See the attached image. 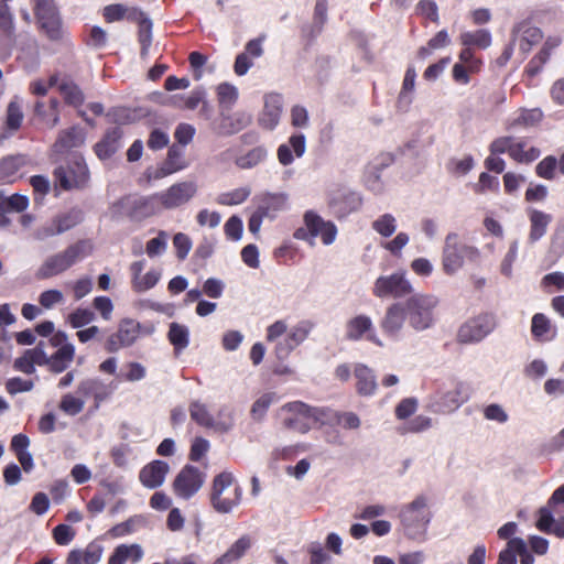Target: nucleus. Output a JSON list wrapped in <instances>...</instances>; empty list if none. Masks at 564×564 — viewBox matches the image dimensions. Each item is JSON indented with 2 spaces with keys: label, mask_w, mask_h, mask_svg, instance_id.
<instances>
[{
  "label": "nucleus",
  "mask_w": 564,
  "mask_h": 564,
  "mask_svg": "<svg viewBox=\"0 0 564 564\" xmlns=\"http://www.w3.org/2000/svg\"><path fill=\"white\" fill-rule=\"evenodd\" d=\"M23 111H22V102L15 97L12 99L7 108V118L6 126L11 131H17L20 129L23 121Z\"/></svg>",
  "instance_id": "obj_51"
},
{
  "label": "nucleus",
  "mask_w": 564,
  "mask_h": 564,
  "mask_svg": "<svg viewBox=\"0 0 564 564\" xmlns=\"http://www.w3.org/2000/svg\"><path fill=\"white\" fill-rule=\"evenodd\" d=\"M432 426V419L425 415H417L408 423H405L400 432L405 433H421L429 430Z\"/></svg>",
  "instance_id": "obj_62"
},
{
  "label": "nucleus",
  "mask_w": 564,
  "mask_h": 564,
  "mask_svg": "<svg viewBox=\"0 0 564 564\" xmlns=\"http://www.w3.org/2000/svg\"><path fill=\"white\" fill-rule=\"evenodd\" d=\"M484 419L487 421L496 422L498 424H505L509 421V414L507 410L498 403H490L482 409Z\"/></svg>",
  "instance_id": "obj_56"
},
{
  "label": "nucleus",
  "mask_w": 564,
  "mask_h": 564,
  "mask_svg": "<svg viewBox=\"0 0 564 564\" xmlns=\"http://www.w3.org/2000/svg\"><path fill=\"white\" fill-rule=\"evenodd\" d=\"M85 141V133L82 128L73 127L59 133L58 139L54 143V151L63 153L73 148L80 147Z\"/></svg>",
  "instance_id": "obj_38"
},
{
  "label": "nucleus",
  "mask_w": 564,
  "mask_h": 564,
  "mask_svg": "<svg viewBox=\"0 0 564 564\" xmlns=\"http://www.w3.org/2000/svg\"><path fill=\"white\" fill-rule=\"evenodd\" d=\"M337 234V226L333 221L325 220L316 212L310 209L304 213L303 226L294 231L293 237L310 246H314L315 239L321 238L323 245L330 246L335 242Z\"/></svg>",
  "instance_id": "obj_6"
},
{
  "label": "nucleus",
  "mask_w": 564,
  "mask_h": 564,
  "mask_svg": "<svg viewBox=\"0 0 564 564\" xmlns=\"http://www.w3.org/2000/svg\"><path fill=\"white\" fill-rule=\"evenodd\" d=\"M431 519L430 500L423 495L415 497L410 503L403 506L400 511V520L403 529L411 538L423 534Z\"/></svg>",
  "instance_id": "obj_9"
},
{
  "label": "nucleus",
  "mask_w": 564,
  "mask_h": 564,
  "mask_svg": "<svg viewBox=\"0 0 564 564\" xmlns=\"http://www.w3.org/2000/svg\"><path fill=\"white\" fill-rule=\"evenodd\" d=\"M459 42L463 46L470 48L486 50L492 43V36L487 29H477L474 31H465L459 35Z\"/></svg>",
  "instance_id": "obj_39"
},
{
  "label": "nucleus",
  "mask_w": 564,
  "mask_h": 564,
  "mask_svg": "<svg viewBox=\"0 0 564 564\" xmlns=\"http://www.w3.org/2000/svg\"><path fill=\"white\" fill-rule=\"evenodd\" d=\"M162 272L159 269H151L138 281L132 289L135 293H143L153 289L160 281Z\"/></svg>",
  "instance_id": "obj_57"
},
{
  "label": "nucleus",
  "mask_w": 564,
  "mask_h": 564,
  "mask_svg": "<svg viewBox=\"0 0 564 564\" xmlns=\"http://www.w3.org/2000/svg\"><path fill=\"white\" fill-rule=\"evenodd\" d=\"M556 169L557 159L553 155H549L538 163L535 166V173L542 178L553 180L555 177Z\"/></svg>",
  "instance_id": "obj_60"
},
{
  "label": "nucleus",
  "mask_w": 564,
  "mask_h": 564,
  "mask_svg": "<svg viewBox=\"0 0 564 564\" xmlns=\"http://www.w3.org/2000/svg\"><path fill=\"white\" fill-rule=\"evenodd\" d=\"M198 193V184L194 180H184L173 183L160 192L161 204L164 209L173 210L187 205Z\"/></svg>",
  "instance_id": "obj_13"
},
{
  "label": "nucleus",
  "mask_w": 564,
  "mask_h": 564,
  "mask_svg": "<svg viewBox=\"0 0 564 564\" xmlns=\"http://www.w3.org/2000/svg\"><path fill=\"white\" fill-rule=\"evenodd\" d=\"M281 410L285 413L283 425L301 434L324 426L327 419L326 408L311 406L302 401L289 402Z\"/></svg>",
  "instance_id": "obj_3"
},
{
  "label": "nucleus",
  "mask_w": 564,
  "mask_h": 564,
  "mask_svg": "<svg viewBox=\"0 0 564 564\" xmlns=\"http://www.w3.org/2000/svg\"><path fill=\"white\" fill-rule=\"evenodd\" d=\"M306 151V139L303 133L292 134L288 142L279 145L276 156L280 164L286 166L294 162L295 158H302Z\"/></svg>",
  "instance_id": "obj_25"
},
{
  "label": "nucleus",
  "mask_w": 564,
  "mask_h": 564,
  "mask_svg": "<svg viewBox=\"0 0 564 564\" xmlns=\"http://www.w3.org/2000/svg\"><path fill=\"white\" fill-rule=\"evenodd\" d=\"M84 405L85 401L83 398L75 397L70 393L65 394L59 402V409L68 415H76L80 413Z\"/></svg>",
  "instance_id": "obj_58"
},
{
  "label": "nucleus",
  "mask_w": 564,
  "mask_h": 564,
  "mask_svg": "<svg viewBox=\"0 0 564 564\" xmlns=\"http://www.w3.org/2000/svg\"><path fill=\"white\" fill-rule=\"evenodd\" d=\"M169 470L170 466L167 463L153 460L141 469L139 479L144 487L154 489L164 482Z\"/></svg>",
  "instance_id": "obj_28"
},
{
  "label": "nucleus",
  "mask_w": 564,
  "mask_h": 564,
  "mask_svg": "<svg viewBox=\"0 0 564 564\" xmlns=\"http://www.w3.org/2000/svg\"><path fill=\"white\" fill-rule=\"evenodd\" d=\"M226 421H215L213 415L208 412L206 404L195 401L189 406V413L193 421L205 427H213L217 431L226 432L234 425V420L230 411Z\"/></svg>",
  "instance_id": "obj_24"
},
{
  "label": "nucleus",
  "mask_w": 564,
  "mask_h": 564,
  "mask_svg": "<svg viewBox=\"0 0 564 564\" xmlns=\"http://www.w3.org/2000/svg\"><path fill=\"white\" fill-rule=\"evenodd\" d=\"M251 194L248 186L235 188L232 191L221 193L217 196L216 202L224 206H234L243 203Z\"/></svg>",
  "instance_id": "obj_52"
},
{
  "label": "nucleus",
  "mask_w": 564,
  "mask_h": 564,
  "mask_svg": "<svg viewBox=\"0 0 564 564\" xmlns=\"http://www.w3.org/2000/svg\"><path fill=\"white\" fill-rule=\"evenodd\" d=\"M63 302L64 295L56 289L46 290L39 295V303L45 310H51Z\"/></svg>",
  "instance_id": "obj_64"
},
{
  "label": "nucleus",
  "mask_w": 564,
  "mask_h": 564,
  "mask_svg": "<svg viewBox=\"0 0 564 564\" xmlns=\"http://www.w3.org/2000/svg\"><path fill=\"white\" fill-rule=\"evenodd\" d=\"M327 419L325 425H340L345 430H357L360 427L361 421L354 412H336L326 408Z\"/></svg>",
  "instance_id": "obj_43"
},
{
  "label": "nucleus",
  "mask_w": 564,
  "mask_h": 564,
  "mask_svg": "<svg viewBox=\"0 0 564 564\" xmlns=\"http://www.w3.org/2000/svg\"><path fill=\"white\" fill-rule=\"evenodd\" d=\"M541 154L540 149L529 145L525 141L513 139L510 158L518 163H531Z\"/></svg>",
  "instance_id": "obj_46"
},
{
  "label": "nucleus",
  "mask_w": 564,
  "mask_h": 564,
  "mask_svg": "<svg viewBox=\"0 0 564 564\" xmlns=\"http://www.w3.org/2000/svg\"><path fill=\"white\" fill-rule=\"evenodd\" d=\"M497 327L492 313H480L464 322L457 330V340L462 344H476L485 339Z\"/></svg>",
  "instance_id": "obj_11"
},
{
  "label": "nucleus",
  "mask_w": 564,
  "mask_h": 564,
  "mask_svg": "<svg viewBox=\"0 0 564 564\" xmlns=\"http://www.w3.org/2000/svg\"><path fill=\"white\" fill-rule=\"evenodd\" d=\"M24 164L21 155L7 156L0 161V182L13 183L19 177V171Z\"/></svg>",
  "instance_id": "obj_45"
},
{
  "label": "nucleus",
  "mask_w": 564,
  "mask_h": 564,
  "mask_svg": "<svg viewBox=\"0 0 564 564\" xmlns=\"http://www.w3.org/2000/svg\"><path fill=\"white\" fill-rule=\"evenodd\" d=\"M519 243L517 240L512 241L509 246V250L503 257L500 263V272L507 278L512 276V267L518 258Z\"/></svg>",
  "instance_id": "obj_63"
},
{
  "label": "nucleus",
  "mask_w": 564,
  "mask_h": 564,
  "mask_svg": "<svg viewBox=\"0 0 564 564\" xmlns=\"http://www.w3.org/2000/svg\"><path fill=\"white\" fill-rule=\"evenodd\" d=\"M413 293V285L405 272L398 271L389 275H380L373 283L372 294L379 299L404 297Z\"/></svg>",
  "instance_id": "obj_12"
},
{
  "label": "nucleus",
  "mask_w": 564,
  "mask_h": 564,
  "mask_svg": "<svg viewBox=\"0 0 564 564\" xmlns=\"http://www.w3.org/2000/svg\"><path fill=\"white\" fill-rule=\"evenodd\" d=\"M254 540L249 534H243L229 545L225 553L218 556L213 564H237L253 546Z\"/></svg>",
  "instance_id": "obj_26"
},
{
  "label": "nucleus",
  "mask_w": 564,
  "mask_h": 564,
  "mask_svg": "<svg viewBox=\"0 0 564 564\" xmlns=\"http://www.w3.org/2000/svg\"><path fill=\"white\" fill-rule=\"evenodd\" d=\"M470 398L468 386L463 381H453L440 387L430 394L426 409L436 414H451L457 411Z\"/></svg>",
  "instance_id": "obj_5"
},
{
  "label": "nucleus",
  "mask_w": 564,
  "mask_h": 564,
  "mask_svg": "<svg viewBox=\"0 0 564 564\" xmlns=\"http://www.w3.org/2000/svg\"><path fill=\"white\" fill-rule=\"evenodd\" d=\"M42 30L46 33V35L52 40H58L62 36V23L58 13L45 18L44 20L39 21Z\"/></svg>",
  "instance_id": "obj_59"
},
{
  "label": "nucleus",
  "mask_w": 564,
  "mask_h": 564,
  "mask_svg": "<svg viewBox=\"0 0 564 564\" xmlns=\"http://www.w3.org/2000/svg\"><path fill=\"white\" fill-rule=\"evenodd\" d=\"M221 117L220 131L224 134H235L252 122L251 113L242 110L236 111L232 115H225L223 112Z\"/></svg>",
  "instance_id": "obj_36"
},
{
  "label": "nucleus",
  "mask_w": 564,
  "mask_h": 564,
  "mask_svg": "<svg viewBox=\"0 0 564 564\" xmlns=\"http://www.w3.org/2000/svg\"><path fill=\"white\" fill-rule=\"evenodd\" d=\"M88 252V246L85 242L72 245L64 251L47 257L36 270L35 278L46 280L56 276L85 258Z\"/></svg>",
  "instance_id": "obj_8"
},
{
  "label": "nucleus",
  "mask_w": 564,
  "mask_h": 564,
  "mask_svg": "<svg viewBox=\"0 0 564 564\" xmlns=\"http://www.w3.org/2000/svg\"><path fill=\"white\" fill-rule=\"evenodd\" d=\"M284 110V101L282 95L278 93H269L263 97V108L258 116V124L260 128L272 131L282 118Z\"/></svg>",
  "instance_id": "obj_20"
},
{
  "label": "nucleus",
  "mask_w": 564,
  "mask_h": 564,
  "mask_svg": "<svg viewBox=\"0 0 564 564\" xmlns=\"http://www.w3.org/2000/svg\"><path fill=\"white\" fill-rule=\"evenodd\" d=\"M55 176L64 189L82 188L89 180V172L84 159L73 155L67 167L59 166L55 170Z\"/></svg>",
  "instance_id": "obj_14"
},
{
  "label": "nucleus",
  "mask_w": 564,
  "mask_h": 564,
  "mask_svg": "<svg viewBox=\"0 0 564 564\" xmlns=\"http://www.w3.org/2000/svg\"><path fill=\"white\" fill-rule=\"evenodd\" d=\"M345 337L351 341L365 339L378 347H384V343L377 334L371 317L366 314H358L347 321Z\"/></svg>",
  "instance_id": "obj_16"
},
{
  "label": "nucleus",
  "mask_w": 564,
  "mask_h": 564,
  "mask_svg": "<svg viewBox=\"0 0 564 564\" xmlns=\"http://www.w3.org/2000/svg\"><path fill=\"white\" fill-rule=\"evenodd\" d=\"M128 20L139 24V42L141 44V55L145 56L152 43V21L144 12L132 9L129 12Z\"/></svg>",
  "instance_id": "obj_33"
},
{
  "label": "nucleus",
  "mask_w": 564,
  "mask_h": 564,
  "mask_svg": "<svg viewBox=\"0 0 564 564\" xmlns=\"http://www.w3.org/2000/svg\"><path fill=\"white\" fill-rule=\"evenodd\" d=\"M371 228L381 237L389 238L395 234L398 221L392 214L386 213L372 221Z\"/></svg>",
  "instance_id": "obj_50"
},
{
  "label": "nucleus",
  "mask_w": 564,
  "mask_h": 564,
  "mask_svg": "<svg viewBox=\"0 0 564 564\" xmlns=\"http://www.w3.org/2000/svg\"><path fill=\"white\" fill-rule=\"evenodd\" d=\"M333 205L337 213L348 214L361 206V197L355 192L338 189L334 194Z\"/></svg>",
  "instance_id": "obj_41"
},
{
  "label": "nucleus",
  "mask_w": 564,
  "mask_h": 564,
  "mask_svg": "<svg viewBox=\"0 0 564 564\" xmlns=\"http://www.w3.org/2000/svg\"><path fill=\"white\" fill-rule=\"evenodd\" d=\"M438 297L430 293H412L402 304L409 326L417 333L432 328L436 323Z\"/></svg>",
  "instance_id": "obj_2"
},
{
  "label": "nucleus",
  "mask_w": 564,
  "mask_h": 564,
  "mask_svg": "<svg viewBox=\"0 0 564 564\" xmlns=\"http://www.w3.org/2000/svg\"><path fill=\"white\" fill-rule=\"evenodd\" d=\"M528 217L530 220L529 241L534 243L546 234L552 216L542 210L530 208L528 209Z\"/></svg>",
  "instance_id": "obj_34"
},
{
  "label": "nucleus",
  "mask_w": 564,
  "mask_h": 564,
  "mask_svg": "<svg viewBox=\"0 0 564 564\" xmlns=\"http://www.w3.org/2000/svg\"><path fill=\"white\" fill-rule=\"evenodd\" d=\"M279 397L275 392H264L259 395L251 405L250 415L253 421L260 422L265 417L269 408L278 402Z\"/></svg>",
  "instance_id": "obj_48"
},
{
  "label": "nucleus",
  "mask_w": 564,
  "mask_h": 564,
  "mask_svg": "<svg viewBox=\"0 0 564 564\" xmlns=\"http://www.w3.org/2000/svg\"><path fill=\"white\" fill-rule=\"evenodd\" d=\"M531 334L536 341L547 343L557 336V328L544 314L536 313L531 321Z\"/></svg>",
  "instance_id": "obj_32"
},
{
  "label": "nucleus",
  "mask_w": 564,
  "mask_h": 564,
  "mask_svg": "<svg viewBox=\"0 0 564 564\" xmlns=\"http://www.w3.org/2000/svg\"><path fill=\"white\" fill-rule=\"evenodd\" d=\"M356 388L361 395H372L377 389V381L373 371L364 364H358L354 370Z\"/></svg>",
  "instance_id": "obj_37"
},
{
  "label": "nucleus",
  "mask_w": 564,
  "mask_h": 564,
  "mask_svg": "<svg viewBox=\"0 0 564 564\" xmlns=\"http://www.w3.org/2000/svg\"><path fill=\"white\" fill-rule=\"evenodd\" d=\"M242 489L236 484L231 473L224 471L214 478L210 502L217 512H231L240 503Z\"/></svg>",
  "instance_id": "obj_7"
},
{
  "label": "nucleus",
  "mask_w": 564,
  "mask_h": 564,
  "mask_svg": "<svg viewBox=\"0 0 564 564\" xmlns=\"http://www.w3.org/2000/svg\"><path fill=\"white\" fill-rule=\"evenodd\" d=\"M477 254V249L460 242L457 234H448L442 251V269L445 274L453 275L464 267L465 258Z\"/></svg>",
  "instance_id": "obj_10"
},
{
  "label": "nucleus",
  "mask_w": 564,
  "mask_h": 564,
  "mask_svg": "<svg viewBox=\"0 0 564 564\" xmlns=\"http://www.w3.org/2000/svg\"><path fill=\"white\" fill-rule=\"evenodd\" d=\"M188 166V162L184 158V150L178 147H171L166 159L153 172L149 173V177L161 180L176 172L183 171Z\"/></svg>",
  "instance_id": "obj_23"
},
{
  "label": "nucleus",
  "mask_w": 564,
  "mask_h": 564,
  "mask_svg": "<svg viewBox=\"0 0 564 564\" xmlns=\"http://www.w3.org/2000/svg\"><path fill=\"white\" fill-rule=\"evenodd\" d=\"M167 339L176 354L182 352L189 345V328L176 322L170 324Z\"/></svg>",
  "instance_id": "obj_44"
},
{
  "label": "nucleus",
  "mask_w": 564,
  "mask_h": 564,
  "mask_svg": "<svg viewBox=\"0 0 564 564\" xmlns=\"http://www.w3.org/2000/svg\"><path fill=\"white\" fill-rule=\"evenodd\" d=\"M415 79H416V72L413 67H409L405 72L402 88L400 90L397 106L402 111H408L410 108L412 101H413V95H414V88H415Z\"/></svg>",
  "instance_id": "obj_42"
},
{
  "label": "nucleus",
  "mask_w": 564,
  "mask_h": 564,
  "mask_svg": "<svg viewBox=\"0 0 564 564\" xmlns=\"http://www.w3.org/2000/svg\"><path fill=\"white\" fill-rule=\"evenodd\" d=\"M121 137L122 132L119 128L108 131L105 138L95 147L97 156L101 160H106L115 154L121 147Z\"/></svg>",
  "instance_id": "obj_40"
},
{
  "label": "nucleus",
  "mask_w": 564,
  "mask_h": 564,
  "mask_svg": "<svg viewBox=\"0 0 564 564\" xmlns=\"http://www.w3.org/2000/svg\"><path fill=\"white\" fill-rule=\"evenodd\" d=\"M410 236L404 231H400L395 235V237L389 241L382 243V247L389 251L392 256L400 257L402 254V250L409 243Z\"/></svg>",
  "instance_id": "obj_61"
},
{
  "label": "nucleus",
  "mask_w": 564,
  "mask_h": 564,
  "mask_svg": "<svg viewBox=\"0 0 564 564\" xmlns=\"http://www.w3.org/2000/svg\"><path fill=\"white\" fill-rule=\"evenodd\" d=\"M205 482V474L193 465H185L173 481L174 494L182 499L196 495Z\"/></svg>",
  "instance_id": "obj_17"
},
{
  "label": "nucleus",
  "mask_w": 564,
  "mask_h": 564,
  "mask_svg": "<svg viewBox=\"0 0 564 564\" xmlns=\"http://www.w3.org/2000/svg\"><path fill=\"white\" fill-rule=\"evenodd\" d=\"M314 328L310 319H302L292 327L286 321L278 319L267 327L265 339L275 343V355L279 359H285L301 344H303Z\"/></svg>",
  "instance_id": "obj_1"
},
{
  "label": "nucleus",
  "mask_w": 564,
  "mask_h": 564,
  "mask_svg": "<svg viewBox=\"0 0 564 564\" xmlns=\"http://www.w3.org/2000/svg\"><path fill=\"white\" fill-rule=\"evenodd\" d=\"M102 554V545L94 541L83 549L77 547L70 550L66 557V564H98Z\"/></svg>",
  "instance_id": "obj_29"
},
{
  "label": "nucleus",
  "mask_w": 564,
  "mask_h": 564,
  "mask_svg": "<svg viewBox=\"0 0 564 564\" xmlns=\"http://www.w3.org/2000/svg\"><path fill=\"white\" fill-rule=\"evenodd\" d=\"M95 319V313L89 308L78 307L67 316V323L73 328H82Z\"/></svg>",
  "instance_id": "obj_55"
},
{
  "label": "nucleus",
  "mask_w": 564,
  "mask_h": 564,
  "mask_svg": "<svg viewBox=\"0 0 564 564\" xmlns=\"http://www.w3.org/2000/svg\"><path fill=\"white\" fill-rule=\"evenodd\" d=\"M405 322H408V317L404 305L402 302H395L387 307L380 319V328L389 338L399 339Z\"/></svg>",
  "instance_id": "obj_21"
},
{
  "label": "nucleus",
  "mask_w": 564,
  "mask_h": 564,
  "mask_svg": "<svg viewBox=\"0 0 564 564\" xmlns=\"http://www.w3.org/2000/svg\"><path fill=\"white\" fill-rule=\"evenodd\" d=\"M543 39V32L530 20H522L513 24L511 30L510 44L505 48L501 56L497 59L500 66L507 64L511 58L513 51H518L520 59L523 61L532 48Z\"/></svg>",
  "instance_id": "obj_4"
},
{
  "label": "nucleus",
  "mask_w": 564,
  "mask_h": 564,
  "mask_svg": "<svg viewBox=\"0 0 564 564\" xmlns=\"http://www.w3.org/2000/svg\"><path fill=\"white\" fill-rule=\"evenodd\" d=\"M80 219V213L76 210L63 214L53 219L51 224L39 229L36 237L39 239H45L47 237L62 234L77 225Z\"/></svg>",
  "instance_id": "obj_27"
},
{
  "label": "nucleus",
  "mask_w": 564,
  "mask_h": 564,
  "mask_svg": "<svg viewBox=\"0 0 564 564\" xmlns=\"http://www.w3.org/2000/svg\"><path fill=\"white\" fill-rule=\"evenodd\" d=\"M29 206V198L24 195L13 194L6 197L0 192V208L6 212H23Z\"/></svg>",
  "instance_id": "obj_53"
},
{
  "label": "nucleus",
  "mask_w": 564,
  "mask_h": 564,
  "mask_svg": "<svg viewBox=\"0 0 564 564\" xmlns=\"http://www.w3.org/2000/svg\"><path fill=\"white\" fill-rule=\"evenodd\" d=\"M288 199L285 193H263L256 197L257 206L268 218H273L279 212L284 210L288 206Z\"/></svg>",
  "instance_id": "obj_31"
},
{
  "label": "nucleus",
  "mask_w": 564,
  "mask_h": 564,
  "mask_svg": "<svg viewBox=\"0 0 564 564\" xmlns=\"http://www.w3.org/2000/svg\"><path fill=\"white\" fill-rule=\"evenodd\" d=\"M169 235L164 230H160L158 236L150 239L145 246V252L150 258L162 256L167 249Z\"/></svg>",
  "instance_id": "obj_54"
},
{
  "label": "nucleus",
  "mask_w": 564,
  "mask_h": 564,
  "mask_svg": "<svg viewBox=\"0 0 564 564\" xmlns=\"http://www.w3.org/2000/svg\"><path fill=\"white\" fill-rule=\"evenodd\" d=\"M563 39L560 34H551L545 37L539 52L532 57L525 67L529 76L533 77L541 72L543 66L549 62L552 54L562 44Z\"/></svg>",
  "instance_id": "obj_22"
},
{
  "label": "nucleus",
  "mask_w": 564,
  "mask_h": 564,
  "mask_svg": "<svg viewBox=\"0 0 564 564\" xmlns=\"http://www.w3.org/2000/svg\"><path fill=\"white\" fill-rule=\"evenodd\" d=\"M142 333L141 324L133 318H123L118 324L116 333L111 334L105 344L109 352L118 351L121 348L132 346Z\"/></svg>",
  "instance_id": "obj_18"
},
{
  "label": "nucleus",
  "mask_w": 564,
  "mask_h": 564,
  "mask_svg": "<svg viewBox=\"0 0 564 564\" xmlns=\"http://www.w3.org/2000/svg\"><path fill=\"white\" fill-rule=\"evenodd\" d=\"M215 94L220 115L231 110L239 99L238 87L229 82L219 83L215 87Z\"/></svg>",
  "instance_id": "obj_35"
},
{
  "label": "nucleus",
  "mask_w": 564,
  "mask_h": 564,
  "mask_svg": "<svg viewBox=\"0 0 564 564\" xmlns=\"http://www.w3.org/2000/svg\"><path fill=\"white\" fill-rule=\"evenodd\" d=\"M554 513L550 508H540L538 510L535 528L543 533L554 534L560 539H564V516L555 519Z\"/></svg>",
  "instance_id": "obj_30"
},
{
  "label": "nucleus",
  "mask_w": 564,
  "mask_h": 564,
  "mask_svg": "<svg viewBox=\"0 0 564 564\" xmlns=\"http://www.w3.org/2000/svg\"><path fill=\"white\" fill-rule=\"evenodd\" d=\"M58 90L64 101L73 107L83 105L85 97L79 87L69 80H63L58 84Z\"/></svg>",
  "instance_id": "obj_49"
},
{
  "label": "nucleus",
  "mask_w": 564,
  "mask_h": 564,
  "mask_svg": "<svg viewBox=\"0 0 564 564\" xmlns=\"http://www.w3.org/2000/svg\"><path fill=\"white\" fill-rule=\"evenodd\" d=\"M50 343L56 347V351L50 355L48 370L54 373H61L68 368L75 357V346L68 341L64 332L55 333Z\"/></svg>",
  "instance_id": "obj_19"
},
{
  "label": "nucleus",
  "mask_w": 564,
  "mask_h": 564,
  "mask_svg": "<svg viewBox=\"0 0 564 564\" xmlns=\"http://www.w3.org/2000/svg\"><path fill=\"white\" fill-rule=\"evenodd\" d=\"M268 156L264 147L259 145L250 149L246 153L235 156V164L241 170H250L262 163Z\"/></svg>",
  "instance_id": "obj_47"
},
{
  "label": "nucleus",
  "mask_w": 564,
  "mask_h": 564,
  "mask_svg": "<svg viewBox=\"0 0 564 564\" xmlns=\"http://www.w3.org/2000/svg\"><path fill=\"white\" fill-rule=\"evenodd\" d=\"M160 192L154 193L147 197H141L135 200H131L130 197H124L110 207V212L113 217L120 216L121 209L129 208L133 205L132 215L138 218H147L160 214L164 210L161 204Z\"/></svg>",
  "instance_id": "obj_15"
}]
</instances>
